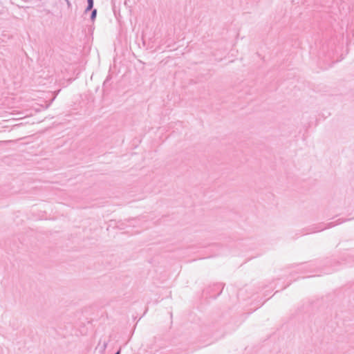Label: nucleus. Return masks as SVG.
Instances as JSON below:
<instances>
[{
  "mask_svg": "<svg viewBox=\"0 0 354 354\" xmlns=\"http://www.w3.org/2000/svg\"><path fill=\"white\" fill-rule=\"evenodd\" d=\"M340 266L341 263L335 257L326 258L321 261L310 262L308 264L301 265L302 270L316 268L322 273L327 274L338 270Z\"/></svg>",
  "mask_w": 354,
  "mask_h": 354,
  "instance_id": "1",
  "label": "nucleus"
},
{
  "mask_svg": "<svg viewBox=\"0 0 354 354\" xmlns=\"http://www.w3.org/2000/svg\"><path fill=\"white\" fill-rule=\"evenodd\" d=\"M349 220H351V218L344 219V220L342 218H338L335 221L330 222L326 224H325L324 223H319L318 224L313 225L308 227L306 230V234H311V233L322 232L326 229H329V228L333 227L336 225L343 223L346 221H349Z\"/></svg>",
  "mask_w": 354,
  "mask_h": 354,
  "instance_id": "2",
  "label": "nucleus"
},
{
  "mask_svg": "<svg viewBox=\"0 0 354 354\" xmlns=\"http://www.w3.org/2000/svg\"><path fill=\"white\" fill-rule=\"evenodd\" d=\"M88 7H87V10H91L93 8V0H88Z\"/></svg>",
  "mask_w": 354,
  "mask_h": 354,
  "instance_id": "3",
  "label": "nucleus"
},
{
  "mask_svg": "<svg viewBox=\"0 0 354 354\" xmlns=\"http://www.w3.org/2000/svg\"><path fill=\"white\" fill-rule=\"evenodd\" d=\"M95 15H96V10H94L93 11V12H92V16H91V17H92V18H93H93H95Z\"/></svg>",
  "mask_w": 354,
  "mask_h": 354,
  "instance_id": "4",
  "label": "nucleus"
},
{
  "mask_svg": "<svg viewBox=\"0 0 354 354\" xmlns=\"http://www.w3.org/2000/svg\"><path fill=\"white\" fill-rule=\"evenodd\" d=\"M351 287H354V281L353 283L351 284Z\"/></svg>",
  "mask_w": 354,
  "mask_h": 354,
  "instance_id": "5",
  "label": "nucleus"
},
{
  "mask_svg": "<svg viewBox=\"0 0 354 354\" xmlns=\"http://www.w3.org/2000/svg\"><path fill=\"white\" fill-rule=\"evenodd\" d=\"M310 276H307L306 277H310ZM305 276H303V278H305Z\"/></svg>",
  "mask_w": 354,
  "mask_h": 354,
  "instance_id": "6",
  "label": "nucleus"
},
{
  "mask_svg": "<svg viewBox=\"0 0 354 354\" xmlns=\"http://www.w3.org/2000/svg\"><path fill=\"white\" fill-rule=\"evenodd\" d=\"M115 354H120V353H119V352H118V353H115Z\"/></svg>",
  "mask_w": 354,
  "mask_h": 354,
  "instance_id": "7",
  "label": "nucleus"
}]
</instances>
